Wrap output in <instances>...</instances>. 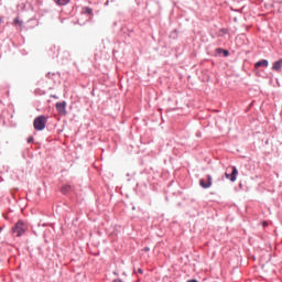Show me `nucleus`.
Listing matches in <instances>:
<instances>
[{
    "label": "nucleus",
    "instance_id": "3",
    "mask_svg": "<svg viewBox=\"0 0 282 282\" xmlns=\"http://www.w3.org/2000/svg\"><path fill=\"white\" fill-rule=\"evenodd\" d=\"M237 175H239V171L234 166L231 174L225 173V177L230 180V182H237Z\"/></svg>",
    "mask_w": 282,
    "mask_h": 282
},
{
    "label": "nucleus",
    "instance_id": "14",
    "mask_svg": "<svg viewBox=\"0 0 282 282\" xmlns=\"http://www.w3.org/2000/svg\"><path fill=\"white\" fill-rule=\"evenodd\" d=\"M33 140H34V138L31 137L28 139V142H33Z\"/></svg>",
    "mask_w": 282,
    "mask_h": 282
},
{
    "label": "nucleus",
    "instance_id": "5",
    "mask_svg": "<svg viewBox=\"0 0 282 282\" xmlns=\"http://www.w3.org/2000/svg\"><path fill=\"white\" fill-rule=\"evenodd\" d=\"M199 184L203 188H210L213 186V176L207 175V182L203 178L199 181Z\"/></svg>",
    "mask_w": 282,
    "mask_h": 282
},
{
    "label": "nucleus",
    "instance_id": "4",
    "mask_svg": "<svg viewBox=\"0 0 282 282\" xmlns=\"http://www.w3.org/2000/svg\"><path fill=\"white\" fill-rule=\"evenodd\" d=\"M56 110L58 111V113H62L63 116H65V113H67V102L63 101V102H57L56 104Z\"/></svg>",
    "mask_w": 282,
    "mask_h": 282
},
{
    "label": "nucleus",
    "instance_id": "11",
    "mask_svg": "<svg viewBox=\"0 0 282 282\" xmlns=\"http://www.w3.org/2000/svg\"><path fill=\"white\" fill-rule=\"evenodd\" d=\"M13 23H14V25H23V22H21V20H19V18H15L13 20Z\"/></svg>",
    "mask_w": 282,
    "mask_h": 282
},
{
    "label": "nucleus",
    "instance_id": "9",
    "mask_svg": "<svg viewBox=\"0 0 282 282\" xmlns=\"http://www.w3.org/2000/svg\"><path fill=\"white\" fill-rule=\"evenodd\" d=\"M55 3H57V6H67V3H69V0H55Z\"/></svg>",
    "mask_w": 282,
    "mask_h": 282
},
{
    "label": "nucleus",
    "instance_id": "17",
    "mask_svg": "<svg viewBox=\"0 0 282 282\" xmlns=\"http://www.w3.org/2000/svg\"><path fill=\"white\" fill-rule=\"evenodd\" d=\"M115 282H122V280H120V279H116V280H115Z\"/></svg>",
    "mask_w": 282,
    "mask_h": 282
},
{
    "label": "nucleus",
    "instance_id": "2",
    "mask_svg": "<svg viewBox=\"0 0 282 282\" xmlns=\"http://www.w3.org/2000/svg\"><path fill=\"white\" fill-rule=\"evenodd\" d=\"M46 124H47V117H45V116H40V117L35 118L33 121V127H34L35 131H43V129H45Z\"/></svg>",
    "mask_w": 282,
    "mask_h": 282
},
{
    "label": "nucleus",
    "instance_id": "15",
    "mask_svg": "<svg viewBox=\"0 0 282 282\" xmlns=\"http://www.w3.org/2000/svg\"><path fill=\"white\" fill-rule=\"evenodd\" d=\"M137 272H139V274H143L142 269H138V271H137Z\"/></svg>",
    "mask_w": 282,
    "mask_h": 282
},
{
    "label": "nucleus",
    "instance_id": "6",
    "mask_svg": "<svg viewBox=\"0 0 282 282\" xmlns=\"http://www.w3.org/2000/svg\"><path fill=\"white\" fill-rule=\"evenodd\" d=\"M268 65H269L268 59H262V61L257 62V63L254 64V68H256V69H259V67H268Z\"/></svg>",
    "mask_w": 282,
    "mask_h": 282
},
{
    "label": "nucleus",
    "instance_id": "16",
    "mask_svg": "<svg viewBox=\"0 0 282 282\" xmlns=\"http://www.w3.org/2000/svg\"><path fill=\"white\" fill-rule=\"evenodd\" d=\"M187 282H199V281H197V280H188Z\"/></svg>",
    "mask_w": 282,
    "mask_h": 282
},
{
    "label": "nucleus",
    "instance_id": "12",
    "mask_svg": "<svg viewBox=\"0 0 282 282\" xmlns=\"http://www.w3.org/2000/svg\"><path fill=\"white\" fill-rule=\"evenodd\" d=\"M150 251H151V248L149 247L143 248V252H150Z\"/></svg>",
    "mask_w": 282,
    "mask_h": 282
},
{
    "label": "nucleus",
    "instance_id": "13",
    "mask_svg": "<svg viewBox=\"0 0 282 282\" xmlns=\"http://www.w3.org/2000/svg\"><path fill=\"white\" fill-rule=\"evenodd\" d=\"M262 226H263V228H267L268 221H263V223H262Z\"/></svg>",
    "mask_w": 282,
    "mask_h": 282
},
{
    "label": "nucleus",
    "instance_id": "18",
    "mask_svg": "<svg viewBox=\"0 0 282 282\" xmlns=\"http://www.w3.org/2000/svg\"><path fill=\"white\" fill-rule=\"evenodd\" d=\"M226 56H228V51H225Z\"/></svg>",
    "mask_w": 282,
    "mask_h": 282
},
{
    "label": "nucleus",
    "instance_id": "10",
    "mask_svg": "<svg viewBox=\"0 0 282 282\" xmlns=\"http://www.w3.org/2000/svg\"><path fill=\"white\" fill-rule=\"evenodd\" d=\"M70 188H72V186L65 185V186L62 187V193L65 194V193H67Z\"/></svg>",
    "mask_w": 282,
    "mask_h": 282
},
{
    "label": "nucleus",
    "instance_id": "7",
    "mask_svg": "<svg viewBox=\"0 0 282 282\" xmlns=\"http://www.w3.org/2000/svg\"><path fill=\"white\" fill-rule=\"evenodd\" d=\"M281 67H282V58L273 63L272 69L274 72H281Z\"/></svg>",
    "mask_w": 282,
    "mask_h": 282
},
{
    "label": "nucleus",
    "instance_id": "8",
    "mask_svg": "<svg viewBox=\"0 0 282 282\" xmlns=\"http://www.w3.org/2000/svg\"><path fill=\"white\" fill-rule=\"evenodd\" d=\"M83 14H89L90 17H94V10L89 7H86L82 11Z\"/></svg>",
    "mask_w": 282,
    "mask_h": 282
},
{
    "label": "nucleus",
    "instance_id": "1",
    "mask_svg": "<svg viewBox=\"0 0 282 282\" xmlns=\"http://www.w3.org/2000/svg\"><path fill=\"white\" fill-rule=\"evenodd\" d=\"M28 231V224L23 223L22 220L18 221L14 227L12 228L13 235L15 237H22Z\"/></svg>",
    "mask_w": 282,
    "mask_h": 282
}]
</instances>
